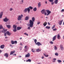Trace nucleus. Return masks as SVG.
Returning a JSON list of instances; mask_svg holds the SVG:
<instances>
[{
    "instance_id": "obj_1",
    "label": "nucleus",
    "mask_w": 64,
    "mask_h": 64,
    "mask_svg": "<svg viewBox=\"0 0 64 64\" xmlns=\"http://www.w3.org/2000/svg\"><path fill=\"white\" fill-rule=\"evenodd\" d=\"M32 20H30L29 23L30 24H28L30 25V27L31 28L33 27V24H34V22L35 21V18L33 17L32 18Z\"/></svg>"
},
{
    "instance_id": "obj_2",
    "label": "nucleus",
    "mask_w": 64,
    "mask_h": 64,
    "mask_svg": "<svg viewBox=\"0 0 64 64\" xmlns=\"http://www.w3.org/2000/svg\"><path fill=\"white\" fill-rule=\"evenodd\" d=\"M34 42L36 44V45H37L38 46H39L40 45H42V44H41L40 42H37V40L35 39L34 40Z\"/></svg>"
},
{
    "instance_id": "obj_3",
    "label": "nucleus",
    "mask_w": 64,
    "mask_h": 64,
    "mask_svg": "<svg viewBox=\"0 0 64 64\" xmlns=\"http://www.w3.org/2000/svg\"><path fill=\"white\" fill-rule=\"evenodd\" d=\"M23 17V15L22 14H21V15H20L18 16V21H20L22 19V18Z\"/></svg>"
},
{
    "instance_id": "obj_4",
    "label": "nucleus",
    "mask_w": 64,
    "mask_h": 64,
    "mask_svg": "<svg viewBox=\"0 0 64 64\" xmlns=\"http://www.w3.org/2000/svg\"><path fill=\"white\" fill-rule=\"evenodd\" d=\"M33 7H32L31 6H30V7L28 8V13H30V9H33Z\"/></svg>"
},
{
    "instance_id": "obj_5",
    "label": "nucleus",
    "mask_w": 64,
    "mask_h": 64,
    "mask_svg": "<svg viewBox=\"0 0 64 64\" xmlns=\"http://www.w3.org/2000/svg\"><path fill=\"white\" fill-rule=\"evenodd\" d=\"M9 20V19L8 18L6 17L4 19V22H7Z\"/></svg>"
},
{
    "instance_id": "obj_6",
    "label": "nucleus",
    "mask_w": 64,
    "mask_h": 64,
    "mask_svg": "<svg viewBox=\"0 0 64 64\" xmlns=\"http://www.w3.org/2000/svg\"><path fill=\"white\" fill-rule=\"evenodd\" d=\"M46 11L48 14H47L46 15L48 16L49 15V14L51 13V12L49 10H46Z\"/></svg>"
},
{
    "instance_id": "obj_7",
    "label": "nucleus",
    "mask_w": 64,
    "mask_h": 64,
    "mask_svg": "<svg viewBox=\"0 0 64 64\" xmlns=\"http://www.w3.org/2000/svg\"><path fill=\"white\" fill-rule=\"evenodd\" d=\"M30 56V53H28L26 55L25 57L27 58V57H29Z\"/></svg>"
},
{
    "instance_id": "obj_8",
    "label": "nucleus",
    "mask_w": 64,
    "mask_h": 64,
    "mask_svg": "<svg viewBox=\"0 0 64 64\" xmlns=\"http://www.w3.org/2000/svg\"><path fill=\"white\" fill-rule=\"evenodd\" d=\"M3 13V12H1L0 13V19H2V17Z\"/></svg>"
},
{
    "instance_id": "obj_9",
    "label": "nucleus",
    "mask_w": 64,
    "mask_h": 64,
    "mask_svg": "<svg viewBox=\"0 0 64 64\" xmlns=\"http://www.w3.org/2000/svg\"><path fill=\"white\" fill-rule=\"evenodd\" d=\"M41 12L42 14H44L46 12V10H42L41 11Z\"/></svg>"
},
{
    "instance_id": "obj_10",
    "label": "nucleus",
    "mask_w": 64,
    "mask_h": 64,
    "mask_svg": "<svg viewBox=\"0 0 64 64\" xmlns=\"http://www.w3.org/2000/svg\"><path fill=\"white\" fill-rule=\"evenodd\" d=\"M63 21V20H61L59 22V24L60 25H61V24H62V23Z\"/></svg>"
},
{
    "instance_id": "obj_11",
    "label": "nucleus",
    "mask_w": 64,
    "mask_h": 64,
    "mask_svg": "<svg viewBox=\"0 0 64 64\" xmlns=\"http://www.w3.org/2000/svg\"><path fill=\"white\" fill-rule=\"evenodd\" d=\"M4 56H6V58H8L9 55L8 53H6L4 54Z\"/></svg>"
},
{
    "instance_id": "obj_12",
    "label": "nucleus",
    "mask_w": 64,
    "mask_h": 64,
    "mask_svg": "<svg viewBox=\"0 0 64 64\" xmlns=\"http://www.w3.org/2000/svg\"><path fill=\"white\" fill-rule=\"evenodd\" d=\"M6 33L8 36H10L11 34V33L9 32V31L7 32Z\"/></svg>"
},
{
    "instance_id": "obj_13",
    "label": "nucleus",
    "mask_w": 64,
    "mask_h": 64,
    "mask_svg": "<svg viewBox=\"0 0 64 64\" xmlns=\"http://www.w3.org/2000/svg\"><path fill=\"white\" fill-rule=\"evenodd\" d=\"M56 36H54L52 38V41H54V40H56Z\"/></svg>"
},
{
    "instance_id": "obj_14",
    "label": "nucleus",
    "mask_w": 64,
    "mask_h": 64,
    "mask_svg": "<svg viewBox=\"0 0 64 64\" xmlns=\"http://www.w3.org/2000/svg\"><path fill=\"white\" fill-rule=\"evenodd\" d=\"M29 17L28 16H26V17L25 19V20H29Z\"/></svg>"
},
{
    "instance_id": "obj_15",
    "label": "nucleus",
    "mask_w": 64,
    "mask_h": 64,
    "mask_svg": "<svg viewBox=\"0 0 64 64\" xmlns=\"http://www.w3.org/2000/svg\"><path fill=\"white\" fill-rule=\"evenodd\" d=\"M15 52V50H14L12 51H11L10 52V55H12V54H13V53H14Z\"/></svg>"
},
{
    "instance_id": "obj_16",
    "label": "nucleus",
    "mask_w": 64,
    "mask_h": 64,
    "mask_svg": "<svg viewBox=\"0 0 64 64\" xmlns=\"http://www.w3.org/2000/svg\"><path fill=\"white\" fill-rule=\"evenodd\" d=\"M27 10L28 11V8H26L24 10H23L24 12L26 13L27 12Z\"/></svg>"
},
{
    "instance_id": "obj_17",
    "label": "nucleus",
    "mask_w": 64,
    "mask_h": 64,
    "mask_svg": "<svg viewBox=\"0 0 64 64\" xmlns=\"http://www.w3.org/2000/svg\"><path fill=\"white\" fill-rule=\"evenodd\" d=\"M13 29H16V28H17V26L15 25H14L13 26Z\"/></svg>"
},
{
    "instance_id": "obj_18",
    "label": "nucleus",
    "mask_w": 64,
    "mask_h": 64,
    "mask_svg": "<svg viewBox=\"0 0 64 64\" xmlns=\"http://www.w3.org/2000/svg\"><path fill=\"white\" fill-rule=\"evenodd\" d=\"M60 48L62 50H64V48L63 47V46H62V45H60Z\"/></svg>"
},
{
    "instance_id": "obj_19",
    "label": "nucleus",
    "mask_w": 64,
    "mask_h": 64,
    "mask_svg": "<svg viewBox=\"0 0 64 64\" xmlns=\"http://www.w3.org/2000/svg\"><path fill=\"white\" fill-rule=\"evenodd\" d=\"M5 47V46L4 45H2L0 46V48L1 49H3Z\"/></svg>"
},
{
    "instance_id": "obj_20",
    "label": "nucleus",
    "mask_w": 64,
    "mask_h": 64,
    "mask_svg": "<svg viewBox=\"0 0 64 64\" xmlns=\"http://www.w3.org/2000/svg\"><path fill=\"white\" fill-rule=\"evenodd\" d=\"M38 8H40L41 7V2H39L38 3Z\"/></svg>"
},
{
    "instance_id": "obj_21",
    "label": "nucleus",
    "mask_w": 64,
    "mask_h": 64,
    "mask_svg": "<svg viewBox=\"0 0 64 64\" xmlns=\"http://www.w3.org/2000/svg\"><path fill=\"white\" fill-rule=\"evenodd\" d=\"M58 39L59 40L60 39V38H61V36H60V34H58Z\"/></svg>"
},
{
    "instance_id": "obj_22",
    "label": "nucleus",
    "mask_w": 64,
    "mask_h": 64,
    "mask_svg": "<svg viewBox=\"0 0 64 64\" xmlns=\"http://www.w3.org/2000/svg\"><path fill=\"white\" fill-rule=\"evenodd\" d=\"M41 51V49H39V48L36 49V51L37 52H40V51Z\"/></svg>"
},
{
    "instance_id": "obj_23",
    "label": "nucleus",
    "mask_w": 64,
    "mask_h": 64,
    "mask_svg": "<svg viewBox=\"0 0 64 64\" xmlns=\"http://www.w3.org/2000/svg\"><path fill=\"white\" fill-rule=\"evenodd\" d=\"M6 26L8 29H10L11 28V26L10 25H6Z\"/></svg>"
},
{
    "instance_id": "obj_24",
    "label": "nucleus",
    "mask_w": 64,
    "mask_h": 64,
    "mask_svg": "<svg viewBox=\"0 0 64 64\" xmlns=\"http://www.w3.org/2000/svg\"><path fill=\"white\" fill-rule=\"evenodd\" d=\"M47 22H45L43 24V25L44 26H46V25H47Z\"/></svg>"
},
{
    "instance_id": "obj_25",
    "label": "nucleus",
    "mask_w": 64,
    "mask_h": 64,
    "mask_svg": "<svg viewBox=\"0 0 64 64\" xmlns=\"http://www.w3.org/2000/svg\"><path fill=\"white\" fill-rule=\"evenodd\" d=\"M26 61V62H31V60L30 59H28Z\"/></svg>"
},
{
    "instance_id": "obj_26",
    "label": "nucleus",
    "mask_w": 64,
    "mask_h": 64,
    "mask_svg": "<svg viewBox=\"0 0 64 64\" xmlns=\"http://www.w3.org/2000/svg\"><path fill=\"white\" fill-rule=\"evenodd\" d=\"M50 26H47L46 27V29H50Z\"/></svg>"
},
{
    "instance_id": "obj_27",
    "label": "nucleus",
    "mask_w": 64,
    "mask_h": 64,
    "mask_svg": "<svg viewBox=\"0 0 64 64\" xmlns=\"http://www.w3.org/2000/svg\"><path fill=\"white\" fill-rule=\"evenodd\" d=\"M21 29V27H17V30H19Z\"/></svg>"
},
{
    "instance_id": "obj_28",
    "label": "nucleus",
    "mask_w": 64,
    "mask_h": 64,
    "mask_svg": "<svg viewBox=\"0 0 64 64\" xmlns=\"http://www.w3.org/2000/svg\"><path fill=\"white\" fill-rule=\"evenodd\" d=\"M33 10L34 11H36V10H37V8H36L35 7L33 9Z\"/></svg>"
},
{
    "instance_id": "obj_29",
    "label": "nucleus",
    "mask_w": 64,
    "mask_h": 64,
    "mask_svg": "<svg viewBox=\"0 0 64 64\" xmlns=\"http://www.w3.org/2000/svg\"><path fill=\"white\" fill-rule=\"evenodd\" d=\"M11 43L12 44H14V41H13V40H12Z\"/></svg>"
},
{
    "instance_id": "obj_30",
    "label": "nucleus",
    "mask_w": 64,
    "mask_h": 64,
    "mask_svg": "<svg viewBox=\"0 0 64 64\" xmlns=\"http://www.w3.org/2000/svg\"><path fill=\"white\" fill-rule=\"evenodd\" d=\"M58 0H56L55 1V3L56 4H57L58 3Z\"/></svg>"
},
{
    "instance_id": "obj_31",
    "label": "nucleus",
    "mask_w": 64,
    "mask_h": 64,
    "mask_svg": "<svg viewBox=\"0 0 64 64\" xmlns=\"http://www.w3.org/2000/svg\"><path fill=\"white\" fill-rule=\"evenodd\" d=\"M13 31L14 32H15L17 31V30H16V29H14L13 30Z\"/></svg>"
},
{
    "instance_id": "obj_32",
    "label": "nucleus",
    "mask_w": 64,
    "mask_h": 64,
    "mask_svg": "<svg viewBox=\"0 0 64 64\" xmlns=\"http://www.w3.org/2000/svg\"><path fill=\"white\" fill-rule=\"evenodd\" d=\"M57 61L58 62V63H61V62H62L61 60H58Z\"/></svg>"
},
{
    "instance_id": "obj_33",
    "label": "nucleus",
    "mask_w": 64,
    "mask_h": 64,
    "mask_svg": "<svg viewBox=\"0 0 64 64\" xmlns=\"http://www.w3.org/2000/svg\"><path fill=\"white\" fill-rule=\"evenodd\" d=\"M54 49L55 50H56L57 49V47H56V46H54Z\"/></svg>"
},
{
    "instance_id": "obj_34",
    "label": "nucleus",
    "mask_w": 64,
    "mask_h": 64,
    "mask_svg": "<svg viewBox=\"0 0 64 64\" xmlns=\"http://www.w3.org/2000/svg\"><path fill=\"white\" fill-rule=\"evenodd\" d=\"M9 10L10 11H11L13 10V8H10Z\"/></svg>"
},
{
    "instance_id": "obj_35",
    "label": "nucleus",
    "mask_w": 64,
    "mask_h": 64,
    "mask_svg": "<svg viewBox=\"0 0 64 64\" xmlns=\"http://www.w3.org/2000/svg\"><path fill=\"white\" fill-rule=\"evenodd\" d=\"M17 43V42L16 41H14V44H16Z\"/></svg>"
},
{
    "instance_id": "obj_36",
    "label": "nucleus",
    "mask_w": 64,
    "mask_h": 64,
    "mask_svg": "<svg viewBox=\"0 0 64 64\" xmlns=\"http://www.w3.org/2000/svg\"><path fill=\"white\" fill-rule=\"evenodd\" d=\"M55 55H56V56H58V54L57 53H56L55 54Z\"/></svg>"
},
{
    "instance_id": "obj_37",
    "label": "nucleus",
    "mask_w": 64,
    "mask_h": 64,
    "mask_svg": "<svg viewBox=\"0 0 64 64\" xmlns=\"http://www.w3.org/2000/svg\"><path fill=\"white\" fill-rule=\"evenodd\" d=\"M32 52H33L34 53L35 52V50H33V49H32Z\"/></svg>"
},
{
    "instance_id": "obj_38",
    "label": "nucleus",
    "mask_w": 64,
    "mask_h": 64,
    "mask_svg": "<svg viewBox=\"0 0 64 64\" xmlns=\"http://www.w3.org/2000/svg\"><path fill=\"white\" fill-rule=\"evenodd\" d=\"M55 25H54L52 27V29H53L54 28H55Z\"/></svg>"
},
{
    "instance_id": "obj_39",
    "label": "nucleus",
    "mask_w": 64,
    "mask_h": 64,
    "mask_svg": "<svg viewBox=\"0 0 64 64\" xmlns=\"http://www.w3.org/2000/svg\"><path fill=\"white\" fill-rule=\"evenodd\" d=\"M24 34L26 35V36H28V34H27L26 33H24Z\"/></svg>"
},
{
    "instance_id": "obj_40",
    "label": "nucleus",
    "mask_w": 64,
    "mask_h": 64,
    "mask_svg": "<svg viewBox=\"0 0 64 64\" xmlns=\"http://www.w3.org/2000/svg\"><path fill=\"white\" fill-rule=\"evenodd\" d=\"M2 28H3V26H0V29H1Z\"/></svg>"
},
{
    "instance_id": "obj_41",
    "label": "nucleus",
    "mask_w": 64,
    "mask_h": 64,
    "mask_svg": "<svg viewBox=\"0 0 64 64\" xmlns=\"http://www.w3.org/2000/svg\"><path fill=\"white\" fill-rule=\"evenodd\" d=\"M50 2H53L54 0H49Z\"/></svg>"
},
{
    "instance_id": "obj_42",
    "label": "nucleus",
    "mask_w": 64,
    "mask_h": 64,
    "mask_svg": "<svg viewBox=\"0 0 64 64\" xmlns=\"http://www.w3.org/2000/svg\"><path fill=\"white\" fill-rule=\"evenodd\" d=\"M30 27H31L30 26L28 27L27 28L28 29V30H30V29H31V28H30Z\"/></svg>"
},
{
    "instance_id": "obj_43",
    "label": "nucleus",
    "mask_w": 64,
    "mask_h": 64,
    "mask_svg": "<svg viewBox=\"0 0 64 64\" xmlns=\"http://www.w3.org/2000/svg\"><path fill=\"white\" fill-rule=\"evenodd\" d=\"M50 44H53V42L52 41L50 42Z\"/></svg>"
},
{
    "instance_id": "obj_44",
    "label": "nucleus",
    "mask_w": 64,
    "mask_h": 64,
    "mask_svg": "<svg viewBox=\"0 0 64 64\" xmlns=\"http://www.w3.org/2000/svg\"><path fill=\"white\" fill-rule=\"evenodd\" d=\"M23 1H24L23 0H22V3H21V2H20V4H23Z\"/></svg>"
},
{
    "instance_id": "obj_45",
    "label": "nucleus",
    "mask_w": 64,
    "mask_h": 64,
    "mask_svg": "<svg viewBox=\"0 0 64 64\" xmlns=\"http://www.w3.org/2000/svg\"><path fill=\"white\" fill-rule=\"evenodd\" d=\"M53 30V31H56V30H57V28H55Z\"/></svg>"
},
{
    "instance_id": "obj_46",
    "label": "nucleus",
    "mask_w": 64,
    "mask_h": 64,
    "mask_svg": "<svg viewBox=\"0 0 64 64\" xmlns=\"http://www.w3.org/2000/svg\"><path fill=\"white\" fill-rule=\"evenodd\" d=\"M40 23V22H37V24L38 25H39V24Z\"/></svg>"
},
{
    "instance_id": "obj_47",
    "label": "nucleus",
    "mask_w": 64,
    "mask_h": 64,
    "mask_svg": "<svg viewBox=\"0 0 64 64\" xmlns=\"http://www.w3.org/2000/svg\"><path fill=\"white\" fill-rule=\"evenodd\" d=\"M7 35V34H6V33H5L4 34V35L5 36H6Z\"/></svg>"
},
{
    "instance_id": "obj_48",
    "label": "nucleus",
    "mask_w": 64,
    "mask_h": 64,
    "mask_svg": "<svg viewBox=\"0 0 64 64\" xmlns=\"http://www.w3.org/2000/svg\"><path fill=\"white\" fill-rule=\"evenodd\" d=\"M63 11H64V9L62 10H61L62 12H63Z\"/></svg>"
},
{
    "instance_id": "obj_49",
    "label": "nucleus",
    "mask_w": 64,
    "mask_h": 64,
    "mask_svg": "<svg viewBox=\"0 0 64 64\" xmlns=\"http://www.w3.org/2000/svg\"><path fill=\"white\" fill-rule=\"evenodd\" d=\"M27 47V46H26L24 47V48H25V49H26Z\"/></svg>"
},
{
    "instance_id": "obj_50",
    "label": "nucleus",
    "mask_w": 64,
    "mask_h": 64,
    "mask_svg": "<svg viewBox=\"0 0 64 64\" xmlns=\"http://www.w3.org/2000/svg\"><path fill=\"white\" fill-rule=\"evenodd\" d=\"M49 56L48 55H46L45 56V57H48Z\"/></svg>"
},
{
    "instance_id": "obj_51",
    "label": "nucleus",
    "mask_w": 64,
    "mask_h": 64,
    "mask_svg": "<svg viewBox=\"0 0 64 64\" xmlns=\"http://www.w3.org/2000/svg\"><path fill=\"white\" fill-rule=\"evenodd\" d=\"M51 4L52 5H53V4H54V2H52Z\"/></svg>"
},
{
    "instance_id": "obj_52",
    "label": "nucleus",
    "mask_w": 64,
    "mask_h": 64,
    "mask_svg": "<svg viewBox=\"0 0 64 64\" xmlns=\"http://www.w3.org/2000/svg\"><path fill=\"white\" fill-rule=\"evenodd\" d=\"M48 25H50V23H49V22H48Z\"/></svg>"
},
{
    "instance_id": "obj_53",
    "label": "nucleus",
    "mask_w": 64,
    "mask_h": 64,
    "mask_svg": "<svg viewBox=\"0 0 64 64\" xmlns=\"http://www.w3.org/2000/svg\"><path fill=\"white\" fill-rule=\"evenodd\" d=\"M44 14L45 15H46V14H47V13L45 12Z\"/></svg>"
},
{
    "instance_id": "obj_54",
    "label": "nucleus",
    "mask_w": 64,
    "mask_h": 64,
    "mask_svg": "<svg viewBox=\"0 0 64 64\" xmlns=\"http://www.w3.org/2000/svg\"><path fill=\"white\" fill-rule=\"evenodd\" d=\"M44 56H46V54H45V53H44Z\"/></svg>"
},
{
    "instance_id": "obj_55",
    "label": "nucleus",
    "mask_w": 64,
    "mask_h": 64,
    "mask_svg": "<svg viewBox=\"0 0 64 64\" xmlns=\"http://www.w3.org/2000/svg\"><path fill=\"white\" fill-rule=\"evenodd\" d=\"M20 45H22V46H23V44H22V43H20Z\"/></svg>"
},
{
    "instance_id": "obj_56",
    "label": "nucleus",
    "mask_w": 64,
    "mask_h": 64,
    "mask_svg": "<svg viewBox=\"0 0 64 64\" xmlns=\"http://www.w3.org/2000/svg\"><path fill=\"white\" fill-rule=\"evenodd\" d=\"M44 57L43 56H42V59H44Z\"/></svg>"
},
{
    "instance_id": "obj_57",
    "label": "nucleus",
    "mask_w": 64,
    "mask_h": 64,
    "mask_svg": "<svg viewBox=\"0 0 64 64\" xmlns=\"http://www.w3.org/2000/svg\"><path fill=\"white\" fill-rule=\"evenodd\" d=\"M25 52H27V50L26 49L25 50Z\"/></svg>"
},
{
    "instance_id": "obj_58",
    "label": "nucleus",
    "mask_w": 64,
    "mask_h": 64,
    "mask_svg": "<svg viewBox=\"0 0 64 64\" xmlns=\"http://www.w3.org/2000/svg\"><path fill=\"white\" fill-rule=\"evenodd\" d=\"M2 52V50H0V54Z\"/></svg>"
},
{
    "instance_id": "obj_59",
    "label": "nucleus",
    "mask_w": 64,
    "mask_h": 64,
    "mask_svg": "<svg viewBox=\"0 0 64 64\" xmlns=\"http://www.w3.org/2000/svg\"><path fill=\"white\" fill-rule=\"evenodd\" d=\"M53 60H56V59L54 58Z\"/></svg>"
},
{
    "instance_id": "obj_60",
    "label": "nucleus",
    "mask_w": 64,
    "mask_h": 64,
    "mask_svg": "<svg viewBox=\"0 0 64 64\" xmlns=\"http://www.w3.org/2000/svg\"><path fill=\"white\" fill-rule=\"evenodd\" d=\"M45 3L46 4H47V1Z\"/></svg>"
},
{
    "instance_id": "obj_61",
    "label": "nucleus",
    "mask_w": 64,
    "mask_h": 64,
    "mask_svg": "<svg viewBox=\"0 0 64 64\" xmlns=\"http://www.w3.org/2000/svg\"><path fill=\"white\" fill-rule=\"evenodd\" d=\"M18 57H19V58H20V57H21V56H18Z\"/></svg>"
},
{
    "instance_id": "obj_62",
    "label": "nucleus",
    "mask_w": 64,
    "mask_h": 64,
    "mask_svg": "<svg viewBox=\"0 0 64 64\" xmlns=\"http://www.w3.org/2000/svg\"><path fill=\"white\" fill-rule=\"evenodd\" d=\"M5 38H8L6 36V37H5Z\"/></svg>"
},
{
    "instance_id": "obj_63",
    "label": "nucleus",
    "mask_w": 64,
    "mask_h": 64,
    "mask_svg": "<svg viewBox=\"0 0 64 64\" xmlns=\"http://www.w3.org/2000/svg\"><path fill=\"white\" fill-rule=\"evenodd\" d=\"M10 46H12V45L11 44H10Z\"/></svg>"
},
{
    "instance_id": "obj_64",
    "label": "nucleus",
    "mask_w": 64,
    "mask_h": 64,
    "mask_svg": "<svg viewBox=\"0 0 64 64\" xmlns=\"http://www.w3.org/2000/svg\"><path fill=\"white\" fill-rule=\"evenodd\" d=\"M22 39V38H20V39Z\"/></svg>"
}]
</instances>
